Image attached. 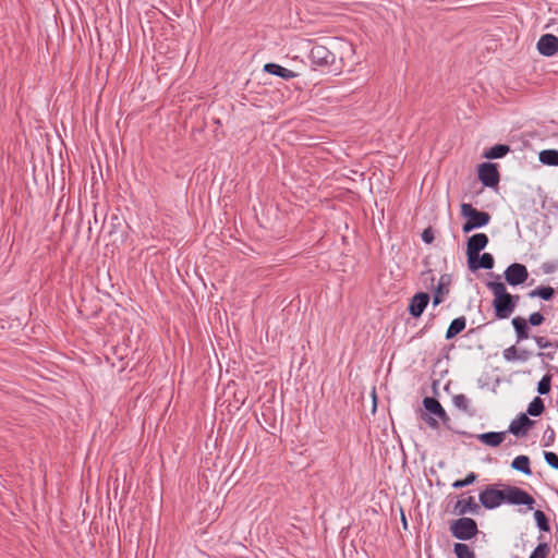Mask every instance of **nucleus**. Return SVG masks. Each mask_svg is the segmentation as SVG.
I'll use <instances>...</instances> for the list:
<instances>
[{
	"label": "nucleus",
	"mask_w": 558,
	"mask_h": 558,
	"mask_svg": "<svg viewBox=\"0 0 558 558\" xmlns=\"http://www.w3.org/2000/svg\"><path fill=\"white\" fill-rule=\"evenodd\" d=\"M497 280L488 281L486 287L494 294L493 308L497 319H507L514 312L518 306L520 296L508 292L506 286L499 280L500 277L496 276Z\"/></svg>",
	"instance_id": "obj_1"
},
{
	"label": "nucleus",
	"mask_w": 558,
	"mask_h": 558,
	"mask_svg": "<svg viewBox=\"0 0 558 558\" xmlns=\"http://www.w3.org/2000/svg\"><path fill=\"white\" fill-rule=\"evenodd\" d=\"M461 216L465 218V222L462 225L463 233L484 228L490 221V215L487 211L478 210L468 203L461 204Z\"/></svg>",
	"instance_id": "obj_2"
},
{
	"label": "nucleus",
	"mask_w": 558,
	"mask_h": 558,
	"mask_svg": "<svg viewBox=\"0 0 558 558\" xmlns=\"http://www.w3.org/2000/svg\"><path fill=\"white\" fill-rule=\"evenodd\" d=\"M308 59L314 70L330 73L333 71L337 57L326 46L314 45L308 52Z\"/></svg>",
	"instance_id": "obj_3"
},
{
	"label": "nucleus",
	"mask_w": 558,
	"mask_h": 558,
	"mask_svg": "<svg viewBox=\"0 0 558 558\" xmlns=\"http://www.w3.org/2000/svg\"><path fill=\"white\" fill-rule=\"evenodd\" d=\"M423 407L428 414H424L422 417L432 428L438 427V421L434 418L432 415L439 418L444 425L449 426L448 423L450 418L447 415L440 402L436 398L425 397L423 399Z\"/></svg>",
	"instance_id": "obj_4"
},
{
	"label": "nucleus",
	"mask_w": 558,
	"mask_h": 558,
	"mask_svg": "<svg viewBox=\"0 0 558 558\" xmlns=\"http://www.w3.org/2000/svg\"><path fill=\"white\" fill-rule=\"evenodd\" d=\"M450 532L459 541H469L477 535L478 527L474 519L462 517L452 521Z\"/></svg>",
	"instance_id": "obj_5"
},
{
	"label": "nucleus",
	"mask_w": 558,
	"mask_h": 558,
	"mask_svg": "<svg viewBox=\"0 0 558 558\" xmlns=\"http://www.w3.org/2000/svg\"><path fill=\"white\" fill-rule=\"evenodd\" d=\"M505 502L515 506H526L527 510H532L535 505V499L524 489L508 485L505 488Z\"/></svg>",
	"instance_id": "obj_6"
},
{
	"label": "nucleus",
	"mask_w": 558,
	"mask_h": 558,
	"mask_svg": "<svg viewBox=\"0 0 558 558\" xmlns=\"http://www.w3.org/2000/svg\"><path fill=\"white\" fill-rule=\"evenodd\" d=\"M480 504L488 510L498 508L505 502V489L499 490L495 485H487L478 495Z\"/></svg>",
	"instance_id": "obj_7"
},
{
	"label": "nucleus",
	"mask_w": 558,
	"mask_h": 558,
	"mask_svg": "<svg viewBox=\"0 0 558 558\" xmlns=\"http://www.w3.org/2000/svg\"><path fill=\"white\" fill-rule=\"evenodd\" d=\"M505 280L511 287H517L524 283L529 278V271L525 265L520 263L510 264L505 272Z\"/></svg>",
	"instance_id": "obj_8"
},
{
	"label": "nucleus",
	"mask_w": 558,
	"mask_h": 558,
	"mask_svg": "<svg viewBox=\"0 0 558 558\" xmlns=\"http://www.w3.org/2000/svg\"><path fill=\"white\" fill-rule=\"evenodd\" d=\"M478 179L484 186L494 187L499 182V172L496 163L483 162L478 167Z\"/></svg>",
	"instance_id": "obj_9"
},
{
	"label": "nucleus",
	"mask_w": 558,
	"mask_h": 558,
	"mask_svg": "<svg viewBox=\"0 0 558 558\" xmlns=\"http://www.w3.org/2000/svg\"><path fill=\"white\" fill-rule=\"evenodd\" d=\"M536 49L543 57H553L558 52V37L553 34H544L536 43Z\"/></svg>",
	"instance_id": "obj_10"
},
{
	"label": "nucleus",
	"mask_w": 558,
	"mask_h": 558,
	"mask_svg": "<svg viewBox=\"0 0 558 558\" xmlns=\"http://www.w3.org/2000/svg\"><path fill=\"white\" fill-rule=\"evenodd\" d=\"M489 242L487 234L475 233L471 235L466 241V257L471 259L472 256H477Z\"/></svg>",
	"instance_id": "obj_11"
},
{
	"label": "nucleus",
	"mask_w": 558,
	"mask_h": 558,
	"mask_svg": "<svg viewBox=\"0 0 558 558\" xmlns=\"http://www.w3.org/2000/svg\"><path fill=\"white\" fill-rule=\"evenodd\" d=\"M429 300V294L426 292H417L414 294L410 300L408 307L410 315L415 318L421 317L427 307Z\"/></svg>",
	"instance_id": "obj_12"
},
{
	"label": "nucleus",
	"mask_w": 558,
	"mask_h": 558,
	"mask_svg": "<svg viewBox=\"0 0 558 558\" xmlns=\"http://www.w3.org/2000/svg\"><path fill=\"white\" fill-rule=\"evenodd\" d=\"M534 422L525 414L520 413L509 425L508 432L517 437L526 435Z\"/></svg>",
	"instance_id": "obj_13"
},
{
	"label": "nucleus",
	"mask_w": 558,
	"mask_h": 558,
	"mask_svg": "<svg viewBox=\"0 0 558 558\" xmlns=\"http://www.w3.org/2000/svg\"><path fill=\"white\" fill-rule=\"evenodd\" d=\"M495 265V259L490 253H483L481 256H472L471 259H468V266L470 270L476 271L478 269H493Z\"/></svg>",
	"instance_id": "obj_14"
},
{
	"label": "nucleus",
	"mask_w": 558,
	"mask_h": 558,
	"mask_svg": "<svg viewBox=\"0 0 558 558\" xmlns=\"http://www.w3.org/2000/svg\"><path fill=\"white\" fill-rule=\"evenodd\" d=\"M264 71L268 74L281 77L282 80L289 81L298 76V73L278 64V63H266Z\"/></svg>",
	"instance_id": "obj_15"
},
{
	"label": "nucleus",
	"mask_w": 558,
	"mask_h": 558,
	"mask_svg": "<svg viewBox=\"0 0 558 558\" xmlns=\"http://www.w3.org/2000/svg\"><path fill=\"white\" fill-rule=\"evenodd\" d=\"M450 282H451L450 275L445 274V275L440 276L437 288L433 295V305L434 306H437L442 302V300H444L442 295L447 294L449 292L448 286L450 284Z\"/></svg>",
	"instance_id": "obj_16"
},
{
	"label": "nucleus",
	"mask_w": 558,
	"mask_h": 558,
	"mask_svg": "<svg viewBox=\"0 0 558 558\" xmlns=\"http://www.w3.org/2000/svg\"><path fill=\"white\" fill-rule=\"evenodd\" d=\"M507 432H487L476 435V438L489 447H497L505 440Z\"/></svg>",
	"instance_id": "obj_17"
},
{
	"label": "nucleus",
	"mask_w": 558,
	"mask_h": 558,
	"mask_svg": "<svg viewBox=\"0 0 558 558\" xmlns=\"http://www.w3.org/2000/svg\"><path fill=\"white\" fill-rule=\"evenodd\" d=\"M511 324L515 331L517 342L525 340L530 337L529 325L525 318L521 316L513 317Z\"/></svg>",
	"instance_id": "obj_18"
},
{
	"label": "nucleus",
	"mask_w": 558,
	"mask_h": 558,
	"mask_svg": "<svg viewBox=\"0 0 558 558\" xmlns=\"http://www.w3.org/2000/svg\"><path fill=\"white\" fill-rule=\"evenodd\" d=\"M478 505L475 502L473 497H469L466 499L458 500L454 510L458 514H466V513H476L478 510Z\"/></svg>",
	"instance_id": "obj_19"
},
{
	"label": "nucleus",
	"mask_w": 558,
	"mask_h": 558,
	"mask_svg": "<svg viewBox=\"0 0 558 558\" xmlns=\"http://www.w3.org/2000/svg\"><path fill=\"white\" fill-rule=\"evenodd\" d=\"M466 327V318L464 316L457 317L451 320L449 327L447 328L445 338L450 340L454 338L457 335L462 332Z\"/></svg>",
	"instance_id": "obj_20"
},
{
	"label": "nucleus",
	"mask_w": 558,
	"mask_h": 558,
	"mask_svg": "<svg viewBox=\"0 0 558 558\" xmlns=\"http://www.w3.org/2000/svg\"><path fill=\"white\" fill-rule=\"evenodd\" d=\"M555 295V289L550 286H539L529 292V298H539L544 301H549Z\"/></svg>",
	"instance_id": "obj_21"
},
{
	"label": "nucleus",
	"mask_w": 558,
	"mask_h": 558,
	"mask_svg": "<svg viewBox=\"0 0 558 558\" xmlns=\"http://www.w3.org/2000/svg\"><path fill=\"white\" fill-rule=\"evenodd\" d=\"M510 148L506 144H496L487 149L484 157L487 159H499L505 157L509 153Z\"/></svg>",
	"instance_id": "obj_22"
},
{
	"label": "nucleus",
	"mask_w": 558,
	"mask_h": 558,
	"mask_svg": "<svg viewBox=\"0 0 558 558\" xmlns=\"http://www.w3.org/2000/svg\"><path fill=\"white\" fill-rule=\"evenodd\" d=\"M539 161L547 166H558V150L544 149L539 153Z\"/></svg>",
	"instance_id": "obj_23"
},
{
	"label": "nucleus",
	"mask_w": 558,
	"mask_h": 558,
	"mask_svg": "<svg viewBox=\"0 0 558 558\" xmlns=\"http://www.w3.org/2000/svg\"><path fill=\"white\" fill-rule=\"evenodd\" d=\"M545 410L544 401L541 397H535L527 405L526 415L539 416Z\"/></svg>",
	"instance_id": "obj_24"
},
{
	"label": "nucleus",
	"mask_w": 558,
	"mask_h": 558,
	"mask_svg": "<svg viewBox=\"0 0 558 558\" xmlns=\"http://www.w3.org/2000/svg\"><path fill=\"white\" fill-rule=\"evenodd\" d=\"M511 466L514 470L520 471L526 475H530L532 473L527 456H517V458L512 461Z\"/></svg>",
	"instance_id": "obj_25"
},
{
	"label": "nucleus",
	"mask_w": 558,
	"mask_h": 558,
	"mask_svg": "<svg viewBox=\"0 0 558 558\" xmlns=\"http://www.w3.org/2000/svg\"><path fill=\"white\" fill-rule=\"evenodd\" d=\"M452 403L457 409L461 410L462 412L471 413V401L465 395H454L452 397Z\"/></svg>",
	"instance_id": "obj_26"
},
{
	"label": "nucleus",
	"mask_w": 558,
	"mask_h": 558,
	"mask_svg": "<svg viewBox=\"0 0 558 558\" xmlns=\"http://www.w3.org/2000/svg\"><path fill=\"white\" fill-rule=\"evenodd\" d=\"M453 553L457 558H475L474 551L464 543H456Z\"/></svg>",
	"instance_id": "obj_27"
},
{
	"label": "nucleus",
	"mask_w": 558,
	"mask_h": 558,
	"mask_svg": "<svg viewBox=\"0 0 558 558\" xmlns=\"http://www.w3.org/2000/svg\"><path fill=\"white\" fill-rule=\"evenodd\" d=\"M534 519L536 522V525L539 531L542 532H548L549 531V521L546 514L542 510H535L534 511Z\"/></svg>",
	"instance_id": "obj_28"
},
{
	"label": "nucleus",
	"mask_w": 558,
	"mask_h": 558,
	"mask_svg": "<svg viewBox=\"0 0 558 558\" xmlns=\"http://www.w3.org/2000/svg\"><path fill=\"white\" fill-rule=\"evenodd\" d=\"M551 387V375L545 374L537 383V392L542 396L548 395Z\"/></svg>",
	"instance_id": "obj_29"
},
{
	"label": "nucleus",
	"mask_w": 558,
	"mask_h": 558,
	"mask_svg": "<svg viewBox=\"0 0 558 558\" xmlns=\"http://www.w3.org/2000/svg\"><path fill=\"white\" fill-rule=\"evenodd\" d=\"M477 478V475L473 472L469 473L464 478L457 480L452 483V487L456 489L466 487L473 484Z\"/></svg>",
	"instance_id": "obj_30"
},
{
	"label": "nucleus",
	"mask_w": 558,
	"mask_h": 558,
	"mask_svg": "<svg viewBox=\"0 0 558 558\" xmlns=\"http://www.w3.org/2000/svg\"><path fill=\"white\" fill-rule=\"evenodd\" d=\"M549 553V546L546 543H539L529 558H546Z\"/></svg>",
	"instance_id": "obj_31"
},
{
	"label": "nucleus",
	"mask_w": 558,
	"mask_h": 558,
	"mask_svg": "<svg viewBox=\"0 0 558 558\" xmlns=\"http://www.w3.org/2000/svg\"><path fill=\"white\" fill-rule=\"evenodd\" d=\"M555 440V432L551 427H547L545 430H544V434H543V437H542V446L543 447H550L553 445Z\"/></svg>",
	"instance_id": "obj_32"
},
{
	"label": "nucleus",
	"mask_w": 558,
	"mask_h": 558,
	"mask_svg": "<svg viewBox=\"0 0 558 558\" xmlns=\"http://www.w3.org/2000/svg\"><path fill=\"white\" fill-rule=\"evenodd\" d=\"M533 339L535 340L537 347L539 349H547V348H557L558 345L555 344L554 342H551L549 339H547L546 337H542V336H534Z\"/></svg>",
	"instance_id": "obj_33"
},
{
	"label": "nucleus",
	"mask_w": 558,
	"mask_h": 558,
	"mask_svg": "<svg viewBox=\"0 0 558 558\" xmlns=\"http://www.w3.org/2000/svg\"><path fill=\"white\" fill-rule=\"evenodd\" d=\"M502 356L507 362L518 361V349L511 345L504 350Z\"/></svg>",
	"instance_id": "obj_34"
},
{
	"label": "nucleus",
	"mask_w": 558,
	"mask_h": 558,
	"mask_svg": "<svg viewBox=\"0 0 558 558\" xmlns=\"http://www.w3.org/2000/svg\"><path fill=\"white\" fill-rule=\"evenodd\" d=\"M544 316L539 312H534L529 316L527 324H531L532 326H539L544 323Z\"/></svg>",
	"instance_id": "obj_35"
},
{
	"label": "nucleus",
	"mask_w": 558,
	"mask_h": 558,
	"mask_svg": "<svg viewBox=\"0 0 558 558\" xmlns=\"http://www.w3.org/2000/svg\"><path fill=\"white\" fill-rule=\"evenodd\" d=\"M421 238L424 243L430 244L435 239L433 229L430 227L424 229L421 234Z\"/></svg>",
	"instance_id": "obj_36"
},
{
	"label": "nucleus",
	"mask_w": 558,
	"mask_h": 558,
	"mask_svg": "<svg viewBox=\"0 0 558 558\" xmlns=\"http://www.w3.org/2000/svg\"><path fill=\"white\" fill-rule=\"evenodd\" d=\"M531 352L527 350H518V361L525 362L530 359Z\"/></svg>",
	"instance_id": "obj_37"
},
{
	"label": "nucleus",
	"mask_w": 558,
	"mask_h": 558,
	"mask_svg": "<svg viewBox=\"0 0 558 558\" xmlns=\"http://www.w3.org/2000/svg\"><path fill=\"white\" fill-rule=\"evenodd\" d=\"M547 463L558 470V456H544Z\"/></svg>",
	"instance_id": "obj_38"
},
{
	"label": "nucleus",
	"mask_w": 558,
	"mask_h": 558,
	"mask_svg": "<svg viewBox=\"0 0 558 558\" xmlns=\"http://www.w3.org/2000/svg\"><path fill=\"white\" fill-rule=\"evenodd\" d=\"M542 269L544 274H553L554 271H556V265L550 263H544Z\"/></svg>",
	"instance_id": "obj_39"
},
{
	"label": "nucleus",
	"mask_w": 558,
	"mask_h": 558,
	"mask_svg": "<svg viewBox=\"0 0 558 558\" xmlns=\"http://www.w3.org/2000/svg\"><path fill=\"white\" fill-rule=\"evenodd\" d=\"M537 355L541 357L553 360L555 356V352H538Z\"/></svg>",
	"instance_id": "obj_40"
},
{
	"label": "nucleus",
	"mask_w": 558,
	"mask_h": 558,
	"mask_svg": "<svg viewBox=\"0 0 558 558\" xmlns=\"http://www.w3.org/2000/svg\"><path fill=\"white\" fill-rule=\"evenodd\" d=\"M423 276H428L429 279L432 281H434V275H433V271L430 269L426 270L425 272H423Z\"/></svg>",
	"instance_id": "obj_41"
},
{
	"label": "nucleus",
	"mask_w": 558,
	"mask_h": 558,
	"mask_svg": "<svg viewBox=\"0 0 558 558\" xmlns=\"http://www.w3.org/2000/svg\"><path fill=\"white\" fill-rule=\"evenodd\" d=\"M401 519H402V523H403L404 529H407V519H405L403 513L401 514Z\"/></svg>",
	"instance_id": "obj_42"
},
{
	"label": "nucleus",
	"mask_w": 558,
	"mask_h": 558,
	"mask_svg": "<svg viewBox=\"0 0 558 558\" xmlns=\"http://www.w3.org/2000/svg\"><path fill=\"white\" fill-rule=\"evenodd\" d=\"M402 463L405 464L407 463V454H403L402 456Z\"/></svg>",
	"instance_id": "obj_43"
},
{
	"label": "nucleus",
	"mask_w": 558,
	"mask_h": 558,
	"mask_svg": "<svg viewBox=\"0 0 558 558\" xmlns=\"http://www.w3.org/2000/svg\"><path fill=\"white\" fill-rule=\"evenodd\" d=\"M542 453L547 454V453H553V452L544 450Z\"/></svg>",
	"instance_id": "obj_44"
},
{
	"label": "nucleus",
	"mask_w": 558,
	"mask_h": 558,
	"mask_svg": "<svg viewBox=\"0 0 558 558\" xmlns=\"http://www.w3.org/2000/svg\"><path fill=\"white\" fill-rule=\"evenodd\" d=\"M557 33H558V27H557Z\"/></svg>",
	"instance_id": "obj_45"
}]
</instances>
